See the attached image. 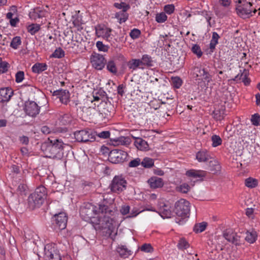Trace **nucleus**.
I'll list each match as a JSON object with an SVG mask.
<instances>
[{"label": "nucleus", "instance_id": "obj_27", "mask_svg": "<svg viewBox=\"0 0 260 260\" xmlns=\"http://www.w3.org/2000/svg\"><path fill=\"white\" fill-rule=\"evenodd\" d=\"M47 70V65L43 63H36L32 67V71L36 73H40Z\"/></svg>", "mask_w": 260, "mask_h": 260}, {"label": "nucleus", "instance_id": "obj_60", "mask_svg": "<svg viewBox=\"0 0 260 260\" xmlns=\"http://www.w3.org/2000/svg\"><path fill=\"white\" fill-rule=\"evenodd\" d=\"M130 207L129 206H123L120 209V212L122 215H126L129 212Z\"/></svg>", "mask_w": 260, "mask_h": 260}, {"label": "nucleus", "instance_id": "obj_7", "mask_svg": "<svg viewBox=\"0 0 260 260\" xmlns=\"http://www.w3.org/2000/svg\"><path fill=\"white\" fill-rule=\"evenodd\" d=\"M127 156V153L121 150L113 149L109 153L108 159L113 164L123 162Z\"/></svg>", "mask_w": 260, "mask_h": 260}, {"label": "nucleus", "instance_id": "obj_52", "mask_svg": "<svg viewBox=\"0 0 260 260\" xmlns=\"http://www.w3.org/2000/svg\"><path fill=\"white\" fill-rule=\"evenodd\" d=\"M164 10L165 13L170 15L174 12L175 7L173 4L167 5L165 6Z\"/></svg>", "mask_w": 260, "mask_h": 260}, {"label": "nucleus", "instance_id": "obj_48", "mask_svg": "<svg viewBox=\"0 0 260 260\" xmlns=\"http://www.w3.org/2000/svg\"><path fill=\"white\" fill-rule=\"evenodd\" d=\"M53 57L60 58L64 56V51L60 48L55 50L51 55Z\"/></svg>", "mask_w": 260, "mask_h": 260}, {"label": "nucleus", "instance_id": "obj_53", "mask_svg": "<svg viewBox=\"0 0 260 260\" xmlns=\"http://www.w3.org/2000/svg\"><path fill=\"white\" fill-rule=\"evenodd\" d=\"M9 63L6 61H2L0 62V73H4L8 71L9 67Z\"/></svg>", "mask_w": 260, "mask_h": 260}, {"label": "nucleus", "instance_id": "obj_47", "mask_svg": "<svg viewBox=\"0 0 260 260\" xmlns=\"http://www.w3.org/2000/svg\"><path fill=\"white\" fill-rule=\"evenodd\" d=\"M251 121L253 125L258 126L260 125V115L258 113H255L252 115Z\"/></svg>", "mask_w": 260, "mask_h": 260}, {"label": "nucleus", "instance_id": "obj_33", "mask_svg": "<svg viewBox=\"0 0 260 260\" xmlns=\"http://www.w3.org/2000/svg\"><path fill=\"white\" fill-rule=\"evenodd\" d=\"M258 183L257 180L249 177L245 180V185L249 188H254L257 186Z\"/></svg>", "mask_w": 260, "mask_h": 260}, {"label": "nucleus", "instance_id": "obj_50", "mask_svg": "<svg viewBox=\"0 0 260 260\" xmlns=\"http://www.w3.org/2000/svg\"><path fill=\"white\" fill-rule=\"evenodd\" d=\"M140 164H141V159L138 157L130 161L128 166L130 168H135L139 166Z\"/></svg>", "mask_w": 260, "mask_h": 260}, {"label": "nucleus", "instance_id": "obj_12", "mask_svg": "<svg viewBox=\"0 0 260 260\" xmlns=\"http://www.w3.org/2000/svg\"><path fill=\"white\" fill-rule=\"evenodd\" d=\"M24 110L27 115L35 117L39 114L40 107L34 101H28L25 102Z\"/></svg>", "mask_w": 260, "mask_h": 260}, {"label": "nucleus", "instance_id": "obj_54", "mask_svg": "<svg viewBox=\"0 0 260 260\" xmlns=\"http://www.w3.org/2000/svg\"><path fill=\"white\" fill-rule=\"evenodd\" d=\"M95 136L102 139H107L110 137V133L109 131H103L101 133H98L95 132Z\"/></svg>", "mask_w": 260, "mask_h": 260}, {"label": "nucleus", "instance_id": "obj_26", "mask_svg": "<svg viewBox=\"0 0 260 260\" xmlns=\"http://www.w3.org/2000/svg\"><path fill=\"white\" fill-rule=\"evenodd\" d=\"M206 174V172L202 170H190L186 172V175L194 178L205 177Z\"/></svg>", "mask_w": 260, "mask_h": 260}, {"label": "nucleus", "instance_id": "obj_37", "mask_svg": "<svg viewBox=\"0 0 260 260\" xmlns=\"http://www.w3.org/2000/svg\"><path fill=\"white\" fill-rule=\"evenodd\" d=\"M40 29V26L38 24H32L27 27V30L31 35L35 34Z\"/></svg>", "mask_w": 260, "mask_h": 260}, {"label": "nucleus", "instance_id": "obj_6", "mask_svg": "<svg viewBox=\"0 0 260 260\" xmlns=\"http://www.w3.org/2000/svg\"><path fill=\"white\" fill-rule=\"evenodd\" d=\"M68 217L66 213L60 212L52 217V224L55 230H62L66 228Z\"/></svg>", "mask_w": 260, "mask_h": 260}, {"label": "nucleus", "instance_id": "obj_25", "mask_svg": "<svg viewBox=\"0 0 260 260\" xmlns=\"http://www.w3.org/2000/svg\"><path fill=\"white\" fill-rule=\"evenodd\" d=\"M196 158L199 161L202 162L208 160L211 157L206 151H200L197 153Z\"/></svg>", "mask_w": 260, "mask_h": 260}, {"label": "nucleus", "instance_id": "obj_20", "mask_svg": "<svg viewBox=\"0 0 260 260\" xmlns=\"http://www.w3.org/2000/svg\"><path fill=\"white\" fill-rule=\"evenodd\" d=\"M148 182L152 188L161 187L164 185V182L161 178L157 177H152L148 180Z\"/></svg>", "mask_w": 260, "mask_h": 260}, {"label": "nucleus", "instance_id": "obj_32", "mask_svg": "<svg viewBox=\"0 0 260 260\" xmlns=\"http://www.w3.org/2000/svg\"><path fill=\"white\" fill-rule=\"evenodd\" d=\"M141 165L145 168H150L154 165L153 159L149 157H145L141 161Z\"/></svg>", "mask_w": 260, "mask_h": 260}, {"label": "nucleus", "instance_id": "obj_8", "mask_svg": "<svg viewBox=\"0 0 260 260\" xmlns=\"http://www.w3.org/2000/svg\"><path fill=\"white\" fill-rule=\"evenodd\" d=\"M43 258L44 260H61L58 251L50 244L45 246Z\"/></svg>", "mask_w": 260, "mask_h": 260}, {"label": "nucleus", "instance_id": "obj_9", "mask_svg": "<svg viewBox=\"0 0 260 260\" xmlns=\"http://www.w3.org/2000/svg\"><path fill=\"white\" fill-rule=\"evenodd\" d=\"M96 207L90 203H87L80 209L81 216L85 220H89L96 214Z\"/></svg>", "mask_w": 260, "mask_h": 260}, {"label": "nucleus", "instance_id": "obj_16", "mask_svg": "<svg viewBox=\"0 0 260 260\" xmlns=\"http://www.w3.org/2000/svg\"><path fill=\"white\" fill-rule=\"evenodd\" d=\"M223 237L227 241L232 242L236 245H239L240 244V237L237 235V233L230 232V231H225L223 233Z\"/></svg>", "mask_w": 260, "mask_h": 260}, {"label": "nucleus", "instance_id": "obj_41", "mask_svg": "<svg viewBox=\"0 0 260 260\" xmlns=\"http://www.w3.org/2000/svg\"><path fill=\"white\" fill-rule=\"evenodd\" d=\"M212 146L214 147H217L222 143V140L219 136L214 135L211 137Z\"/></svg>", "mask_w": 260, "mask_h": 260}, {"label": "nucleus", "instance_id": "obj_5", "mask_svg": "<svg viewBox=\"0 0 260 260\" xmlns=\"http://www.w3.org/2000/svg\"><path fill=\"white\" fill-rule=\"evenodd\" d=\"M127 182L122 176H115L110 185L111 191L119 193L126 188Z\"/></svg>", "mask_w": 260, "mask_h": 260}, {"label": "nucleus", "instance_id": "obj_31", "mask_svg": "<svg viewBox=\"0 0 260 260\" xmlns=\"http://www.w3.org/2000/svg\"><path fill=\"white\" fill-rule=\"evenodd\" d=\"M220 38L219 35L216 32H213L212 37L210 43V49L213 50L215 48L216 45L218 43V40Z\"/></svg>", "mask_w": 260, "mask_h": 260}, {"label": "nucleus", "instance_id": "obj_4", "mask_svg": "<svg viewBox=\"0 0 260 260\" xmlns=\"http://www.w3.org/2000/svg\"><path fill=\"white\" fill-rule=\"evenodd\" d=\"M75 139L77 142L86 143L93 142L95 140V131L89 129H84L77 131L74 133Z\"/></svg>", "mask_w": 260, "mask_h": 260}, {"label": "nucleus", "instance_id": "obj_21", "mask_svg": "<svg viewBox=\"0 0 260 260\" xmlns=\"http://www.w3.org/2000/svg\"><path fill=\"white\" fill-rule=\"evenodd\" d=\"M170 207L164 204L160 206L159 209L158 213L163 218H170L172 215V211L170 210Z\"/></svg>", "mask_w": 260, "mask_h": 260}, {"label": "nucleus", "instance_id": "obj_17", "mask_svg": "<svg viewBox=\"0 0 260 260\" xmlns=\"http://www.w3.org/2000/svg\"><path fill=\"white\" fill-rule=\"evenodd\" d=\"M208 167V170L213 174L219 173L221 168L219 162L214 159H212L209 161Z\"/></svg>", "mask_w": 260, "mask_h": 260}, {"label": "nucleus", "instance_id": "obj_1", "mask_svg": "<svg viewBox=\"0 0 260 260\" xmlns=\"http://www.w3.org/2000/svg\"><path fill=\"white\" fill-rule=\"evenodd\" d=\"M99 212L102 213V215L99 217L95 223V229L103 231V235L113 239L112 233L114 230L113 218L111 217L115 211L110 207L105 205H99Z\"/></svg>", "mask_w": 260, "mask_h": 260}, {"label": "nucleus", "instance_id": "obj_40", "mask_svg": "<svg viewBox=\"0 0 260 260\" xmlns=\"http://www.w3.org/2000/svg\"><path fill=\"white\" fill-rule=\"evenodd\" d=\"M21 38L20 37H14L10 44V46L15 49H16L18 48V46L21 44Z\"/></svg>", "mask_w": 260, "mask_h": 260}, {"label": "nucleus", "instance_id": "obj_43", "mask_svg": "<svg viewBox=\"0 0 260 260\" xmlns=\"http://www.w3.org/2000/svg\"><path fill=\"white\" fill-rule=\"evenodd\" d=\"M61 93H63V94L61 96L60 102L64 104H67L69 101L70 93L69 91L67 90H62Z\"/></svg>", "mask_w": 260, "mask_h": 260}, {"label": "nucleus", "instance_id": "obj_44", "mask_svg": "<svg viewBox=\"0 0 260 260\" xmlns=\"http://www.w3.org/2000/svg\"><path fill=\"white\" fill-rule=\"evenodd\" d=\"M192 52L197 55L198 57H201L203 54L201 48L199 45L194 44L191 48Z\"/></svg>", "mask_w": 260, "mask_h": 260}, {"label": "nucleus", "instance_id": "obj_56", "mask_svg": "<svg viewBox=\"0 0 260 260\" xmlns=\"http://www.w3.org/2000/svg\"><path fill=\"white\" fill-rule=\"evenodd\" d=\"M96 46L99 51L106 52L108 50V47L104 45L102 42L98 41L96 42Z\"/></svg>", "mask_w": 260, "mask_h": 260}, {"label": "nucleus", "instance_id": "obj_61", "mask_svg": "<svg viewBox=\"0 0 260 260\" xmlns=\"http://www.w3.org/2000/svg\"><path fill=\"white\" fill-rule=\"evenodd\" d=\"M62 90H64L63 89H59V90H56L55 91H54L52 93V96H56L57 98L59 99V101L61 99V96L63 94V93H61L62 92Z\"/></svg>", "mask_w": 260, "mask_h": 260}, {"label": "nucleus", "instance_id": "obj_2", "mask_svg": "<svg viewBox=\"0 0 260 260\" xmlns=\"http://www.w3.org/2000/svg\"><path fill=\"white\" fill-rule=\"evenodd\" d=\"M50 144L44 143L41 146L42 150L45 152L46 157L61 159L63 156V149L67 146L61 139H50Z\"/></svg>", "mask_w": 260, "mask_h": 260}, {"label": "nucleus", "instance_id": "obj_34", "mask_svg": "<svg viewBox=\"0 0 260 260\" xmlns=\"http://www.w3.org/2000/svg\"><path fill=\"white\" fill-rule=\"evenodd\" d=\"M140 61L141 62V65L147 66L148 67L152 66L151 58L148 55L146 54L143 55L141 59H140Z\"/></svg>", "mask_w": 260, "mask_h": 260}, {"label": "nucleus", "instance_id": "obj_42", "mask_svg": "<svg viewBox=\"0 0 260 260\" xmlns=\"http://www.w3.org/2000/svg\"><path fill=\"white\" fill-rule=\"evenodd\" d=\"M114 6L118 9H122L121 11H123V12L127 11L130 9V6L124 2L120 3H116L114 4Z\"/></svg>", "mask_w": 260, "mask_h": 260}, {"label": "nucleus", "instance_id": "obj_22", "mask_svg": "<svg viewBox=\"0 0 260 260\" xmlns=\"http://www.w3.org/2000/svg\"><path fill=\"white\" fill-rule=\"evenodd\" d=\"M117 251L119 256L123 258H129V257L132 255L131 251L128 250L125 246H119L117 248Z\"/></svg>", "mask_w": 260, "mask_h": 260}, {"label": "nucleus", "instance_id": "obj_63", "mask_svg": "<svg viewBox=\"0 0 260 260\" xmlns=\"http://www.w3.org/2000/svg\"><path fill=\"white\" fill-rule=\"evenodd\" d=\"M120 141L122 145H127L130 143L129 139L126 137H121Z\"/></svg>", "mask_w": 260, "mask_h": 260}, {"label": "nucleus", "instance_id": "obj_57", "mask_svg": "<svg viewBox=\"0 0 260 260\" xmlns=\"http://www.w3.org/2000/svg\"><path fill=\"white\" fill-rule=\"evenodd\" d=\"M173 86L176 88H179L182 84V80L179 77H175L173 79Z\"/></svg>", "mask_w": 260, "mask_h": 260}, {"label": "nucleus", "instance_id": "obj_10", "mask_svg": "<svg viewBox=\"0 0 260 260\" xmlns=\"http://www.w3.org/2000/svg\"><path fill=\"white\" fill-rule=\"evenodd\" d=\"M90 62L93 68L96 70H101L104 68L106 60L103 55L93 53L90 56Z\"/></svg>", "mask_w": 260, "mask_h": 260}, {"label": "nucleus", "instance_id": "obj_36", "mask_svg": "<svg viewBox=\"0 0 260 260\" xmlns=\"http://www.w3.org/2000/svg\"><path fill=\"white\" fill-rule=\"evenodd\" d=\"M207 225V223L205 222L196 224L193 228V231L196 233L202 232L205 230Z\"/></svg>", "mask_w": 260, "mask_h": 260}, {"label": "nucleus", "instance_id": "obj_51", "mask_svg": "<svg viewBox=\"0 0 260 260\" xmlns=\"http://www.w3.org/2000/svg\"><path fill=\"white\" fill-rule=\"evenodd\" d=\"M140 35L141 31L137 28L133 29V30H131V31L129 33V36L133 39H136L138 38Z\"/></svg>", "mask_w": 260, "mask_h": 260}, {"label": "nucleus", "instance_id": "obj_28", "mask_svg": "<svg viewBox=\"0 0 260 260\" xmlns=\"http://www.w3.org/2000/svg\"><path fill=\"white\" fill-rule=\"evenodd\" d=\"M246 236L245 237V240L249 243H253L257 238V234L255 231H252L251 232L247 231Z\"/></svg>", "mask_w": 260, "mask_h": 260}, {"label": "nucleus", "instance_id": "obj_62", "mask_svg": "<svg viewBox=\"0 0 260 260\" xmlns=\"http://www.w3.org/2000/svg\"><path fill=\"white\" fill-rule=\"evenodd\" d=\"M242 5L243 6L245 7V8H246V10H249V13L251 14L252 13V3H251L250 2H246L245 3H244Z\"/></svg>", "mask_w": 260, "mask_h": 260}, {"label": "nucleus", "instance_id": "obj_35", "mask_svg": "<svg viewBox=\"0 0 260 260\" xmlns=\"http://www.w3.org/2000/svg\"><path fill=\"white\" fill-rule=\"evenodd\" d=\"M224 114V109L215 110L212 113L214 118L216 119L217 120H222L223 118Z\"/></svg>", "mask_w": 260, "mask_h": 260}, {"label": "nucleus", "instance_id": "obj_46", "mask_svg": "<svg viewBox=\"0 0 260 260\" xmlns=\"http://www.w3.org/2000/svg\"><path fill=\"white\" fill-rule=\"evenodd\" d=\"M155 19L158 23H163L167 20V16L165 13L161 12L156 14Z\"/></svg>", "mask_w": 260, "mask_h": 260}, {"label": "nucleus", "instance_id": "obj_3", "mask_svg": "<svg viewBox=\"0 0 260 260\" xmlns=\"http://www.w3.org/2000/svg\"><path fill=\"white\" fill-rule=\"evenodd\" d=\"M189 205V202L183 199H181L175 203L173 212L177 216L182 217V219L176 221L179 224L183 223L184 218L189 217L190 212Z\"/></svg>", "mask_w": 260, "mask_h": 260}, {"label": "nucleus", "instance_id": "obj_58", "mask_svg": "<svg viewBox=\"0 0 260 260\" xmlns=\"http://www.w3.org/2000/svg\"><path fill=\"white\" fill-rule=\"evenodd\" d=\"M178 246L180 249H186L188 247V243L184 239H181L178 243Z\"/></svg>", "mask_w": 260, "mask_h": 260}, {"label": "nucleus", "instance_id": "obj_29", "mask_svg": "<svg viewBox=\"0 0 260 260\" xmlns=\"http://www.w3.org/2000/svg\"><path fill=\"white\" fill-rule=\"evenodd\" d=\"M115 16V18L119 20L120 23L125 22L128 17V14L126 13V11L123 12V11L116 13Z\"/></svg>", "mask_w": 260, "mask_h": 260}, {"label": "nucleus", "instance_id": "obj_19", "mask_svg": "<svg viewBox=\"0 0 260 260\" xmlns=\"http://www.w3.org/2000/svg\"><path fill=\"white\" fill-rule=\"evenodd\" d=\"M32 193L36 195L38 199H40V201H42L43 202L46 199L47 194L46 188L44 186L38 187Z\"/></svg>", "mask_w": 260, "mask_h": 260}, {"label": "nucleus", "instance_id": "obj_39", "mask_svg": "<svg viewBox=\"0 0 260 260\" xmlns=\"http://www.w3.org/2000/svg\"><path fill=\"white\" fill-rule=\"evenodd\" d=\"M176 188L178 191L183 193H186L190 189V187L188 184L183 183L180 186L177 187Z\"/></svg>", "mask_w": 260, "mask_h": 260}, {"label": "nucleus", "instance_id": "obj_49", "mask_svg": "<svg viewBox=\"0 0 260 260\" xmlns=\"http://www.w3.org/2000/svg\"><path fill=\"white\" fill-rule=\"evenodd\" d=\"M141 251L145 252H151L153 249L150 244L145 243L142 245L140 247Z\"/></svg>", "mask_w": 260, "mask_h": 260}, {"label": "nucleus", "instance_id": "obj_55", "mask_svg": "<svg viewBox=\"0 0 260 260\" xmlns=\"http://www.w3.org/2000/svg\"><path fill=\"white\" fill-rule=\"evenodd\" d=\"M24 73L23 71H18L15 75V81L17 83H20L24 79Z\"/></svg>", "mask_w": 260, "mask_h": 260}, {"label": "nucleus", "instance_id": "obj_30", "mask_svg": "<svg viewBox=\"0 0 260 260\" xmlns=\"http://www.w3.org/2000/svg\"><path fill=\"white\" fill-rule=\"evenodd\" d=\"M127 65L129 69L135 70L141 65V62L139 59H132L127 62Z\"/></svg>", "mask_w": 260, "mask_h": 260}, {"label": "nucleus", "instance_id": "obj_13", "mask_svg": "<svg viewBox=\"0 0 260 260\" xmlns=\"http://www.w3.org/2000/svg\"><path fill=\"white\" fill-rule=\"evenodd\" d=\"M95 33L98 37H102L108 40L111 36L112 29L104 25L99 24L95 26Z\"/></svg>", "mask_w": 260, "mask_h": 260}, {"label": "nucleus", "instance_id": "obj_38", "mask_svg": "<svg viewBox=\"0 0 260 260\" xmlns=\"http://www.w3.org/2000/svg\"><path fill=\"white\" fill-rule=\"evenodd\" d=\"M107 69L111 73L116 74L117 72L116 65L114 61L109 60L107 63Z\"/></svg>", "mask_w": 260, "mask_h": 260}, {"label": "nucleus", "instance_id": "obj_45", "mask_svg": "<svg viewBox=\"0 0 260 260\" xmlns=\"http://www.w3.org/2000/svg\"><path fill=\"white\" fill-rule=\"evenodd\" d=\"M199 73H200V76L202 77L203 78L208 82H209L211 80V76L205 69L200 70Z\"/></svg>", "mask_w": 260, "mask_h": 260}, {"label": "nucleus", "instance_id": "obj_11", "mask_svg": "<svg viewBox=\"0 0 260 260\" xmlns=\"http://www.w3.org/2000/svg\"><path fill=\"white\" fill-rule=\"evenodd\" d=\"M98 108L101 114L105 117L110 116L113 111V106L108 101V98H106V101H102Z\"/></svg>", "mask_w": 260, "mask_h": 260}, {"label": "nucleus", "instance_id": "obj_15", "mask_svg": "<svg viewBox=\"0 0 260 260\" xmlns=\"http://www.w3.org/2000/svg\"><path fill=\"white\" fill-rule=\"evenodd\" d=\"M28 207L30 210H34L36 208H39L44 203L42 201H40L35 194L31 193L29 195L27 199Z\"/></svg>", "mask_w": 260, "mask_h": 260}, {"label": "nucleus", "instance_id": "obj_18", "mask_svg": "<svg viewBox=\"0 0 260 260\" xmlns=\"http://www.w3.org/2000/svg\"><path fill=\"white\" fill-rule=\"evenodd\" d=\"M132 136L135 139V145L138 149L141 150L148 149L149 145L146 141L140 137L134 136L133 134H132Z\"/></svg>", "mask_w": 260, "mask_h": 260}, {"label": "nucleus", "instance_id": "obj_14", "mask_svg": "<svg viewBox=\"0 0 260 260\" xmlns=\"http://www.w3.org/2000/svg\"><path fill=\"white\" fill-rule=\"evenodd\" d=\"M13 94V90L10 87H3L0 89V102H8Z\"/></svg>", "mask_w": 260, "mask_h": 260}, {"label": "nucleus", "instance_id": "obj_64", "mask_svg": "<svg viewBox=\"0 0 260 260\" xmlns=\"http://www.w3.org/2000/svg\"><path fill=\"white\" fill-rule=\"evenodd\" d=\"M19 140L20 142L23 144L27 145L29 142V139L26 136H22L20 137Z\"/></svg>", "mask_w": 260, "mask_h": 260}, {"label": "nucleus", "instance_id": "obj_59", "mask_svg": "<svg viewBox=\"0 0 260 260\" xmlns=\"http://www.w3.org/2000/svg\"><path fill=\"white\" fill-rule=\"evenodd\" d=\"M244 72H246L245 69H244L243 72L240 70V73L237 76H236L233 80L237 82L240 81L243 78V77L244 76Z\"/></svg>", "mask_w": 260, "mask_h": 260}, {"label": "nucleus", "instance_id": "obj_24", "mask_svg": "<svg viewBox=\"0 0 260 260\" xmlns=\"http://www.w3.org/2000/svg\"><path fill=\"white\" fill-rule=\"evenodd\" d=\"M45 12L41 10L39 8H37L31 12H30V17L35 19L41 18L45 16Z\"/></svg>", "mask_w": 260, "mask_h": 260}, {"label": "nucleus", "instance_id": "obj_23", "mask_svg": "<svg viewBox=\"0 0 260 260\" xmlns=\"http://www.w3.org/2000/svg\"><path fill=\"white\" fill-rule=\"evenodd\" d=\"M236 11L237 14L243 19H246L250 17V13L249 10H246V8L242 5H237L236 6Z\"/></svg>", "mask_w": 260, "mask_h": 260}]
</instances>
